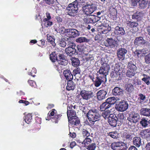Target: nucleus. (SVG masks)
I'll return each mask as SVG.
<instances>
[{
  "label": "nucleus",
  "instance_id": "nucleus-32",
  "mask_svg": "<svg viewBox=\"0 0 150 150\" xmlns=\"http://www.w3.org/2000/svg\"><path fill=\"white\" fill-rule=\"evenodd\" d=\"M127 26L130 28L137 27L138 26V23L134 21L131 22L129 21H127L126 22Z\"/></svg>",
  "mask_w": 150,
  "mask_h": 150
},
{
  "label": "nucleus",
  "instance_id": "nucleus-56",
  "mask_svg": "<svg viewBox=\"0 0 150 150\" xmlns=\"http://www.w3.org/2000/svg\"><path fill=\"white\" fill-rule=\"evenodd\" d=\"M145 62L146 64H150V53L144 56Z\"/></svg>",
  "mask_w": 150,
  "mask_h": 150
},
{
  "label": "nucleus",
  "instance_id": "nucleus-55",
  "mask_svg": "<svg viewBox=\"0 0 150 150\" xmlns=\"http://www.w3.org/2000/svg\"><path fill=\"white\" fill-rule=\"evenodd\" d=\"M81 72V69L80 68H76L73 71V74L74 76H76V74H80Z\"/></svg>",
  "mask_w": 150,
  "mask_h": 150
},
{
  "label": "nucleus",
  "instance_id": "nucleus-61",
  "mask_svg": "<svg viewBox=\"0 0 150 150\" xmlns=\"http://www.w3.org/2000/svg\"><path fill=\"white\" fill-rule=\"evenodd\" d=\"M45 42L44 39H42L38 41V45L42 47H43L45 45Z\"/></svg>",
  "mask_w": 150,
  "mask_h": 150
},
{
  "label": "nucleus",
  "instance_id": "nucleus-39",
  "mask_svg": "<svg viewBox=\"0 0 150 150\" xmlns=\"http://www.w3.org/2000/svg\"><path fill=\"white\" fill-rule=\"evenodd\" d=\"M76 41L77 42L81 43L88 42L90 41V40L85 37H80L76 39Z\"/></svg>",
  "mask_w": 150,
  "mask_h": 150
},
{
  "label": "nucleus",
  "instance_id": "nucleus-18",
  "mask_svg": "<svg viewBox=\"0 0 150 150\" xmlns=\"http://www.w3.org/2000/svg\"><path fill=\"white\" fill-rule=\"evenodd\" d=\"M63 74L67 81L73 79V75L69 69H66L63 71Z\"/></svg>",
  "mask_w": 150,
  "mask_h": 150
},
{
  "label": "nucleus",
  "instance_id": "nucleus-51",
  "mask_svg": "<svg viewBox=\"0 0 150 150\" xmlns=\"http://www.w3.org/2000/svg\"><path fill=\"white\" fill-rule=\"evenodd\" d=\"M62 116V115L61 114H58L57 113L54 117L53 118L54 120V122L55 123H57L58 122L59 120H60L61 117Z\"/></svg>",
  "mask_w": 150,
  "mask_h": 150
},
{
  "label": "nucleus",
  "instance_id": "nucleus-31",
  "mask_svg": "<svg viewBox=\"0 0 150 150\" xmlns=\"http://www.w3.org/2000/svg\"><path fill=\"white\" fill-rule=\"evenodd\" d=\"M125 90L129 93H131L134 90L133 86L131 83H127L125 85Z\"/></svg>",
  "mask_w": 150,
  "mask_h": 150
},
{
  "label": "nucleus",
  "instance_id": "nucleus-23",
  "mask_svg": "<svg viewBox=\"0 0 150 150\" xmlns=\"http://www.w3.org/2000/svg\"><path fill=\"white\" fill-rule=\"evenodd\" d=\"M144 40L143 37L141 36L137 37L135 38L134 40V44L135 46H137V47L141 46L143 45V41L144 42Z\"/></svg>",
  "mask_w": 150,
  "mask_h": 150
},
{
  "label": "nucleus",
  "instance_id": "nucleus-2",
  "mask_svg": "<svg viewBox=\"0 0 150 150\" xmlns=\"http://www.w3.org/2000/svg\"><path fill=\"white\" fill-rule=\"evenodd\" d=\"M100 115L98 110L95 108L91 109L86 114V117L90 122L94 124L95 122L99 120Z\"/></svg>",
  "mask_w": 150,
  "mask_h": 150
},
{
  "label": "nucleus",
  "instance_id": "nucleus-35",
  "mask_svg": "<svg viewBox=\"0 0 150 150\" xmlns=\"http://www.w3.org/2000/svg\"><path fill=\"white\" fill-rule=\"evenodd\" d=\"M32 117L31 114L28 113L26 115L24 118L25 122L28 124H30L32 120Z\"/></svg>",
  "mask_w": 150,
  "mask_h": 150
},
{
  "label": "nucleus",
  "instance_id": "nucleus-59",
  "mask_svg": "<svg viewBox=\"0 0 150 150\" xmlns=\"http://www.w3.org/2000/svg\"><path fill=\"white\" fill-rule=\"evenodd\" d=\"M149 79H150V76H147V77H144L142 79V80L144 81L147 85H149L150 84Z\"/></svg>",
  "mask_w": 150,
  "mask_h": 150
},
{
  "label": "nucleus",
  "instance_id": "nucleus-38",
  "mask_svg": "<svg viewBox=\"0 0 150 150\" xmlns=\"http://www.w3.org/2000/svg\"><path fill=\"white\" fill-rule=\"evenodd\" d=\"M127 68L128 69L137 70V68L135 64H134L133 62L131 61L128 63Z\"/></svg>",
  "mask_w": 150,
  "mask_h": 150
},
{
  "label": "nucleus",
  "instance_id": "nucleus-26",
  "mask_svg": "<svg viewBox=\"0 0 150 150\" xmlns=\"http://www.w3.org/2000/svg\"><path fill=\"white\" fill-rule=\"evenodd\" d=\"M140 114L144 116H150V108H143L140 110Z\"/></svg>",
  "mask_w": 150,
  "mask_h": 150
},
{
  "label": "nucleus",
  "instance_id": "nucleus-40",
  "mask_svg": "<svg viewBox=\"0 0 150 150\" xmlns=\"http://www.w3.org/2000/svg\"><path fill=\"white\" fill-rule=\"evenodd\" d=\"M59 32L63 34H65V35H68L69 31V28L65 29L64 27H62L59 28Z\"/></svg>",
  "mask_w": 150,
  "mask_h": 150
},
{
  "label": "nucleus",
  "instance_id": "nucleus-48",
  "mask_svg": "<svg viewBox=\"0 0 150 150\" xmlns=\"http://www.w3.org/2000/svg\"><path fill=\"white\" fill-rule=\"evenodd\" d=\"M140 134L143 138L149 139L150 137V132H140Z\"/></svg>",
  "mask_w": 150,
  "mask_h": 150
},
{
  "label": "nucleus",
  "instance_id": "nucleus-46",
  "mask_svg": "<svg viewBox=\"0 0 150 150\" xmlns=\"http://www.w3.org/2000/svg\"><path fill=\"white\" fill-rule=\"evenodd\" d=\"M138 96L139 97L138 100H139V102L141 103H143L146 99V96L142 93H139Z\"/></svg>",
  "mask_w": 150,
  "mask_h": 150
},
{
  "label": "nucleus",
  "instance_id": "nucleus-17",
  "mask_svg": "<svg viewBox=\"0 0 150 150\" xmlns=\"http://www.w3.org/2000/svg\"><path fill=\"white\" fill-rule=\"evenodd\" d=\"M143 12L137 11L132 15V18L134 20H137L138 21H140L143 18Z\"/></svg>",
  "mask_w": 150,
  "mask_h": 150
},
{
  "label": "nucleus",
  "instance_id": "nucleus-64",
  "mask_svg": "<svg viewBox=\"0 0 150 150\" xmlns=\"http://www.w3.org/2000/svg\"><path fill=\"white\" fill-rule=\"evenodd\" d=\"M28 82L30 85L32 87H35L36 86V84L35 82L32 80H28Z\"/></svg>",
  "mask_w": 150,
  "mask_h": 150
},
{
  "label": "nucleus",
  "instance_id": "nucleus-29",
  "mask_svg": "<svg viewBox=\"0 0 150 150\" xmlns=\"http://www.w3.org/2000/svg\"><path fill=\"white\" fill-rule=\"evenodd\" d=\"M47 40L48 42H50L53 47H55L56 46V44L55 43V39L50 34L47 35Z\"/></svg>",
  "mask_w": 150,
  "mask_h": 150
},
{
  "label": "nucleus",
  "instance_id": "nucleus-21",
  "mask_svg": "<svg viewBox=\"0 0 150 150\" xmlns=\"http://www.w3.org/2000/svg\"><path fill=\"white\" fill-rule=\"evenodd\" d=\"M68 35H70L69 37L75 38L79 35V32L77 30L74 28H69Z\"/></svg>",
  "mask_w": 150,
  "mask_h": 150
},
{
  "label": "nucleus",
  "instance_id": "nucleus-50",
  "mask_svg": "<svg viewBox=\"0 0 150 150\" xmlns=\"http://www.w3.org/2000/svg\"><path fill=\"white\" fill-rule=\"evenodd\" d=\"M91 142V140L90 138H86L82 142V144H84V146L87 147L89 145Z\"/></svg>",
  "mask_w": 150,
  "mask_h": 150
},
{
  "label": "nucleus",
  "instance_id": "nucleus-37",
  "mask_svg": "<svg viewBox=\"0 0 150 150\" xmlns=\"http://www.w3.org/2000/svg\"><path fill=\"white\" fill-rule=\"evenodd\" d=\"M137 70L128 69L126 72V75L128 77H132L135 75Z\"/></svg>",
  "mask_w": 150,
  "mask_h": 150
},
{
  "label": "nucleus",
  "instance_id": "nucleus-11",
  "mask_svg": "<svg viewBox=\"0 0 150 150\" xmlns=\"http://www.w3.org/2000/svg\"><path fill=\"white\" fill-rule=\"evenodd\" d=\"M127 52V50L124 48H119L117 51V56L120 60H123L125 57L126 54Z\"/></svg>",
  "mask_w": 150,
  "mask_h": 150
},
{
  "label": "nucleus",
  "instance_id": "nucleus-57",
  "mask_svg": "<svg viewBox=\"0 0 150 150\" xmlns=\"http://www.w3.org/2000/svg\"><path fill=\"white\" fill-rule=\"evenodd\" d=\"M96 147V145L95 143H92L87 146L86 149L88 150H94Z\"/></svg>",
  "mask_w": 150,
  "mask_h": 150
},
{
  "label": "nucleus",
  "instance_id": "nucleus-16",
  "mask_svg": "<svg viewBox=\"0 0 150 150\" xmlns=\"http://www.w3.org/2000/svg\"><path fill=\"white\" fill-rule=\"evenodd\" d=\"M65 52L66 54L71 57L73 55L78 54V51L75 48H71L69 47H67L65 49Z\"/></svg>",
  "mask_w": 150,
  "mask_h": 150
},
{
  "label": "nucleus",
  "instance_id": "nucleus-14",
  "mask_svg": "<svg viewBox=\"0 0 150 150\" xmlns=\"http://www.w3.org/2000/svg\"><path fill=\"white\" fill-rule=\"evenodd\" d=\"M140 119V116L137 113H132L129 115L128 120L131 122L136 123Z\"/></svg>",
  "mask_w": 150,
  "mask_h": 150
},
{
  "label": "nucleus",
  "instance_id": "nucleus-36",
  "mask_svg": "<svg viewBox=\"0 0 150 150\" xmlns=\"http://www.w3.org/2000/svg\"><path fill=\"white\" fill-rule=\"evenodd\" d=\"M117 100L116 98L114 97H112L107 98L106 100V101L110 104L111 107V105L114 104L116 101Z\"/></svg>",
  "mask_w": 150,
  "mask_h": 150
},
{
  "label": "nucleus",
  "instance_id": "nucleus-30",
  "mask_svg": "<svg viewBox=\"0 0 150 150\" xmlns=\"http://www.w3.org/2000/svg\"><path fill=\"white\" fill-rule=\"evenodd\" d=\"M110 107H111L110 105V104H108L106 101H105V102H104L100 105V108L101 111H103L108 109Z\"/></svg>",
  "mask_w": 150,
  "mask_h": 150
},
{
  "label": "nucleus",
  "instance_id": "nucleus-20",
  "mask_svg": "<svg viewBox=\"0 0 150 150\" xmlns=\"http://www.w3.org/2000/svg\"><path fill=\"white\" fill-rule=\"evenodd\" d=\"M67 115L68 120L75 117H77L76 111L73 109H69L67 108Z\"/></svg>",
  "mask_w": 150,
  "mask_h": 150
},
{
  "label": "nucleus",
  "instance_id": "nucleus-41",
  "mask_svg": "<svg viewBox=\"0 0 150 150\" xmlns=\"http://www.w3.org/2000/svg\"><path fill=\"white\" fill-rule=\"evenodd\" d=\"M104 111L103 112H102V115L105 119H106L107 118L108 119L109 117L111 116L112 115V114H110V112L109 110H107Z\"/></svg>",
  "mask_w": 150,
  "mask_h": 150
},
{
  "label": "nucleus",
  "instance_id": "nucleus-28",
  "mask_svg": "<svg viewBox=\"0 0 150 150\" xmlns=\"http://www.w3.org/2000/svg\"><path fill=\"white\" fill-rule=\"evenodd\" d=\"M139 7L141 9H144L147 6L148 0H139Z\"/></svg>",
  "mask_w": 150,
  "mask_h": 150
},
{
  "label": "nucleus",
  "instance_id": "nucleus-15",
  "mask_svg": "<svg viewBox=\"0 0 150 150\" xmlns=\"http://www.w3.org/2000/svg\"><path fill=\"white\" fill-rule=\"evenodd\" d=\"M108 123L112 126L116 127L117 124V118L115 115H112L108 118Z\"/></svg>",
  "mask_w": 150,
  "mask_h": 150
},
{
  "label": "nucleus",
  "instance_id": "nucleus-25",
  "mask_svg": "<svg viewBox=\"0 0 150 150\" xmlns=\"http://www.w3.org/2000/svg\"><path fill=\"white\" fill-rule=\"evenodd\" d=\"M112 93L115 96L122 95L123 93V91L122 89L116 87L112 90Z\"/></svg>",
  "mask_w": 150,
  "mask_h": 150
},
{
  "label": "nucleus",
  "instance_id": "nucleus-1",
  "mask_svg": "<svg viewBox=\"0 0 150 150\" xmlns=\"http://www.w3.org/2000/svg\"><path fill=\"white\" fill-rule=\"evenodd\" d=\"M76 1H74L69 4L65 9L67 15L71 17H75L78 12V6Z\"/></svg>",
  "mask_w": 150,
  "mask_h": 150
},
{
  "label": "nucleus",
  "instance_id": "nucleus-53",
  "mask_svg": "<svg viewBox=\"0 0 150 150\" xmlns=\"http://www.w3.org/2000/svg\"><path fill=\"white\" fill-rule=\"evenodd\" d=\"M108 135L112 138L115 139L118 137L119 134L117 133V132H110L108 133Z\"/></svg>",
  "mask_w": 150,
  "mask_h": 150
},
{
  "label": "nucleus",
  "instance_id": "nucleus-4",
  "mask_svg": "<svg viewBox=\"0 0 150 150\" xmlns=\"http://www.w3.org/2000/svg\"><path fill=\"white\" fill-rule=\"evenodd\" d=\"M110 69V65L107 63L103 62L98 72L101 76L106 78Z\"/></svg>",
  "mask_w": 150,
  "mask_h": 150
},
{
  "label": "nucleus",
  "instance_id": "nucleus-43",
  "mask_svg": "<svg viewBox=\"0 0 150 150\" xmlns=\"http://www.w3.org/2000/svg\"><path fill=\"white\" fill-rule=\"evenodd\" d=\"M107 21V20L106 19H103L102 21H101L102 22L101 24V26H100L98 28L100 29V30H99V31L101 33V31L104 30V29H105V28H106L104 27V26L106 25V23H105V22Z\"/></svg>",
  "mask_w": 150,
  "mask_h": 150
},
{
  "label": "nucleus",
  "instance_id": "nucleus-19",
  "mask_svg": "<svg viewBox=\"0 0 150 150\" xmlns=\"http://www.w3.org/2000/svg\"><path fill=\"white\" fill-rule=\"evenodd\" d=\"M106 41L108 43L107 45H106V46H110L111 48H114L117 46L116 41L112 38H108Z\"/></svg>",
  "mask_w": 150,
  "mask_h": 150
},
{
  "label": "nucleus",
  "instance_id": "nucleus-12",
  "mask_svg": "<svg viewBox=\"0 0 150 150\" xmlns=\"http://www.w3.org/2000/svg\"><path fill=\"white\" fill-rule=\"evenodd\" d=\"M107 94V92L103 89L99 91L96 93L97 100L98 101H102L104 99Z\"/></svg>",
  "mask_w": 150,
  "mask_h": 150
},
{
  "label": "nucleus",
  "instance_id": "nucleus-58",
  "mask_svg": "<svg viewBox=\"0 0 150 150\" xmlns=\"http://www.w3.org/2000/svg\"><path fill=\"white\" fill-rule=\"evenodd\" d=\"M35 123L34 125V126H37V125H40L41 123V118L37 116L35 118Z\"/></svg>",
  "mask_w": 150,
  "mask_h": 150
},
{
  "label": "nucleus",
  "instance_id": "nucleus-42",
  "mask_svg": "<svg viewBox=\"0 0 150 150\" xmlns=\"http://www.w3.org/2000/svg\"><path fill=\"white\" fill-rule=\"evenodd\" d=\"M117 117V120L119 121L121 123H123L125 119L124 115L123 113L118 114Z\"/></svg>",
  "mask_w": 150,
  "mask_h": 150
},
{
  "label": "nucleus",
  "instance_id": "nucleus-10",
  "mask_svg": "<svg viewBox=\"0 0 150 150\" xmlns=\"http://www.w3.org/2000/svg\"><path fill=\"white\" fill-rule=\"evenodd\" d=\"M106 80V78L101 75L97 76L93 81L94 84L95 86L98 87L102 83L105 82Z\"/></svg>",
  "mask_w": 150,
  "mask_h": 150
},
{
  "label": "nucleus",
  "instance_id": "nucleus-52",
  "mask_svg": "<svg viewBox=\"0 0 150 150\" xmlns=\"http://www.w3.org/2000/svg\"><path fill=\"white\" fill-rule=\"evenodd\" d=\"M140 123L142 126L144 127H146L148 125L147 120L144 118H143L141 119Z\"/></svg>",
  "mask_w": 150,
  "mask_h": 150
},
{
  "label": "nucleus",
  "instance_id": "nucleus-3",
  "mask_svg": "<svg viewBox=\"0 0 150 150\" xmlns=\"http://www.w3.org/2000/svg\"><path fill=\"white\" fill-rule=\"evenodd\" d=\"M80 94L84 100L88 101L91 99L94 96L92 91L83 89L80 91Z\"/></svg>",
  "mask_w": 150,
  "mask_h": 150
},
{
  "label": "nucleus",
  "instance_id": "nucleus-44",
  "mask_svg": "<svg viewBox=\"0 0 150 150\" xmlns=\"http://www.w3.org/2000/svg\"><path fill=\"white\" fill-rule=\"evenodd\" d=\"M77 117H75L69 120V121L72 124L74 125H77L79 124L80 121L79 120H77Z\"/></svg>",
  "mask_w": 150,
  "mask_h": 150
},
{
  "label": "nucleus",
  "instance_id": "nucleus-7",
  "mask_svg": "<svg viewBox=\"0 0 150 150\" xmlns=\"http://www.w3.org/2000/svg\"><path fill=\"white\" fill-rule=\"evenodd\" d=\"M96 8L95 5L92 4L91 5H85L82 8L83 13L87 15L92 14L95 11Z\"/></svg>",
  "mask_w": 150,
  "mask_h": 150
},
{
  "label": "nucleus",
  "instance_id": "nucleus-45",
  "mask_svg": "<svg viewBox=\"0 0 150 150\" xmlns=\"http://www.w3.org/2000/svg\"><path fill=\"white\" fill-rule=\"evenodd\" d=\"M57 113V112L56 110L54 109H52L51 112H49L48 114V119L49 120V119H50L52 118V116H54L55 114L56 115Z\"/></svg>",
  "mask_w": 150,
  "mask_h": 150
},
{
  "label": "nucleus",
  "instance_id": "nucleus-34",
  "mask_svg": "<svg viewBox=\"0 0 150 150\" xmlns=\"http://www.w3.org/2000/svg\"><path fill=\"white\" fill-rule=\"evenodd\" d=\"M133 144L137 147H139L141 144V139L139 137H135L133 139Z\"/></svg>",
  "mask_w": 150,
  "mask_h": 150
},
{
  "label": "nucleus",
  "instance_id": "nucleus-47",
  "mask_svg": "<svg viewBox=\"0 0 150 150\" xmlns=\"http://www.w3.org/2000/svg\"><path fill=\"white\" fill-rule=\"evenodd\" d=\"M76 47L77 49V51H78V54L79 53L78 52L81 53L84 52L85 49L86 48V46L83 45H78L77 46H76Z\"/></svg>",
  "mask_w": 150,
  "mask_h": 150
},
{
  "label": "nucleus",
  "instance_id": "nucleus-5",
  "mask_svg": "<svg viewBox=\"0 0 150 150\" xmlns=\"http://www.w3.org/2000/svg\"><path fill=\"white\" fill-rule=\"evenodd\" d=\"M111 146L112 149L114 150H125L127 148L126 144L121 142L113 143Z\"/></svg>",
  "mask_w": 150,
  "mask_h": 150
},
{
  "label": "nucleus",
  "instance_id": "nucleus-27",
  "mask_svg": "<svg viewBox=\"0 0 150 150\" xmlns=\"http://www.w3.org/2000/svg\"><path fill=\"white\" fill-rule=\"evenodd\" d=\"M70 59L71 61V64L73 67H77L79 66L80 64V61L78 58L71 57Z\"/></svg>",
  "mask_w": 150,
  "mask_h": 150
},
{
  "label": "nucleus",
  "instance_id": "nucleus-24",
  "mask_svg": "<svg viewBox=\"0 0 150 150\" xmlns=\"http://www.w3.org/2000/svg\"><path fill=\"white\" fill-rule=\"evenodd\" d=\"M120 76V73L119 71H116L115 70L112 71L110 74L111 77L115 80H119L121 77Z\"/></svg>",
  "mask_w": 150,
  "mask_h": 150
},
{
  "label": "nucleus",
  "instance_id": "nucleus-9",
  "mask_svg": "<svg viewBox=\"0 0 150 150\" xmlns=\"http://www.w3.org/2000/svg\"><path fill=\"white\" fill-rule=\"evenodd\" d=\"M100 18L95 15H91L89 17L85 18L84 21L87 24L94 23L100 20Z\"/></svg>",
  "mask_w": 150,
  "mask_h": 150
},
{
  "label": "nucleus",
  "instance_id": "nucleus-60",
  "mask_svg": "<svg viewBox=\"0 0 150 150\" xmlns=\"http://www.w3.org/2000/svg\"><path fill=\"white\" fill-rule=\"evenodd\" d=\"M67 46L68 47H69L71 48H75L76 47V45L74 43L72 42L71 41H69L68 42Z\"/></svg>",
  "mask_w": 150,
  "mask_h": 150
},
{
  "label": "nucleus",
  "instance_id": "nucleus-49",
  "mask_svg": "<svg viewBox=\"0 0 150 150\" xmlns=\"http://www.w3.org/2000/svg\"><path fill=\"white\" fill-rule=\"evenodd\" d=\"M59 45L62 47H65L67 44L65 42V39L64 38L59 39L58 41Z\"/></svg>",
  "mask_w": 150,
  "mask_h": 150
},
{
  "label": "nucleus",
  "instance_id": "nucleus-13",
  "mask_svg": "<svg viewBox=\"0 0 150 150\" xmlns=\"http://www.w3.org/2000/svg\"><path fill=\"white\" fill-rule=\"evenodd\" d=\"M114 33L116 36L120 37L124 35L125 33L123 27L117 26L115 28Z\"/></svg>",
  "mask_w": 150,
  "mask_h": 150
},
{
  "label": "nucleus",
  "instance_id": "nucleus-33",
  "mask_svg": "<svg viewBox=\"0 0 150 150\" xmlns=\"http://www.w3.org/2000/svg\"><path fill=\"white\" fill-rule=\"evenodd\" d=\"M50 58L51 61L53 62H55L58 60L57 57V54L55 52H52L50 54Z\"/></svg>",
  "mask_w": 150,
  "mask_h": 150
},
{
  "label": "nucleus",
  "instance_id": "nucleus-8",
  "mask_svg": "<svg viewBox=\"0 0 150 150\" xmlns=\"http://www.w3.org/2000/svg\"><path fill=\"white\" fill-rule=\"evenodd\" d=\"M59 65L58 67H60L63 69L64 67L66 66L68 64V61L65 57L62 54H59V55L58 60H57Z\"/></svg>",
  "mask_w": 150,
  "mask_h": 150
},
{
  "label": "nucleus",
  "instance_id": "nucleus-63",
  "mask_svg": "<svg viewBox=\"0 0 150 150\" xmlns=\"http://www.w3.org/2000/svg\"><path fill=\"white\" fill-rule=\"evenodd\" d=\"M78 107V106L76 105H73L72 104L68 105L67 106V108H69V109H76Z\"/></svg>",
  "mask_w": 150,
  "mask_h": 150
},
{
  "label": "nucleus",
  "instance_id": "nucleus-54",
  "mask_svg": "<svg viewBox=\"0 0 150 150\" xmlns=\"http://www.w3.org/2000/svg\"><path fill=\"white\" fill-rule=\"evenodd\" d=\"M37 72V70L35 68H33L32 69L31 71L28 72V74L33 77H35V74Z\"/></svg>",
  "mask_w": 150,
  "mask_h": 150
},
{
  "label": "nucleus",
  "instance_id": "nucleus-62",
  "mask_svg": "<svg viewBox=\"0 0 150 150\" xmlns=\"http://www.w3.org/2000/svg\"><path fill=\"white\" fill-rule=\"evenodd\" d=\"M45 3L49 5H51L54 4L55 1H57V0H44Z\"/></svg>",
  "mask_w": 150,
  "mask_h": 150
},
{
  "label": "nucleus",
  "instance_id": "nucleus-22",
  "mask_svg": "<svg viewBox=\"0 0 150 150\" xmlns=\"http://www.w3.org/2000/svg\"><path fill=\"white\" fill-rule=\"evenodd\" d=\"M67 84L66 89L68 91L73 90L76 88V84L72 80L67 81Z\"/></svg>",
  "mask_w": 150,
  "mask_h": 150
},
{
  "label": "nucleus",
  "instance_id": "nucleus-6",
  "mask_svg": "<svg viewBox=\"0 0 150 150\" xmlns=\"http://www.w3.org/2000/svg\"><path fill=\"white\" fill-rule=\"evenodd\" d=\"M116 110L119 111L123 112L125 111L128 107V104L124 100H121L117 102L116 104Z\"/></svg>",
  "mask_w": 150,
  "mask_h": 150
}]
</instances>
